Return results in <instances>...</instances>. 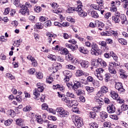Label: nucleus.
<instances>
[{"instance_id":"46","label":"nucleus","mask_w":128,"mask_h":128,"mask_svg":"<svg viewBox=\"0 0 128 128\" xmlns=\"http://www.w3.org/2000/svg\"><path fill=\"white\" fill-rule=\"evenodd\" d=\"M52 80H54V78L49 76L46 79V82H47V84H52Z\"/></svg>"},{"instance_id":"12","label":"nucleus","mask_w":128,"mask_h":128,"mask_svg":"<svg viewBox=\"0 0 128 128\" xmlns=\"http://www.w3.org/2000/svg\"><path fill=\"white\" fill-rule=\"evenodd\" d=\"M95 24L97 28H98L100 30H102V28H104V24L102 22L98 21L96 22Z\"/></svg>"},{"instance_id":"17","label":"nucleus","mask_w":128,"mask_h":128,"mask_svg":"<svg viewBox=\"0 0 128 128\" xmlns=\"http://www.w3.org/2000/svg\"><path fill=\"white\" fill-rule=\"evenodd\" d=\"M73 90L74 91V92H75V94H76L78 96H82V94H84V91L81 89H75Z\"/></svg>"},{"instance_id":"39","label":"nucleus","mask_w":128,"mask_h":128,"mask_svg":"<svg viewBox=\"0 0 128 128\" xmlns=\"http://www.w3.org/2000/svg\"><path fill=\"white\" fill-rule=\"evenodd\" d=\"M100 64L101 66H102V68H106V66L108 65L106 64V62L104 61V60H102V59L100 58Z\"/></svg>"},{"instance_id":"47","label":"nucleus","mask_w":128,"mask_h":128,"mask_svg":"<svg viewBox=\"0 0 128 128\" xmlns=\"http://www.w3.org/2000/svg\"><path fill=\"white\" fill-rule=\"evenodd\" d=\"M23 110L26 112H30V110H32V107H30V106H26L23 108Z\"/></svg>"},{"instance_id":"26","label":"nucleus","mask_w":128,"mask_h":128,"mask_svg":"<svg viewBox=\"0 0 128 128\" xmlns=\"http://www.w3.org/2000/svg\"><path fill=\"white\" fill-rule=\"evenodd\" d=\"M46 34L47 36H48L49 42L50 44V42H52V39L51 38H54V35L50 34V32H48Z\"/></svg>"},{"instance_id":"58","label":"nucleus","mask_w":128,"mask_h":128,"mask_svg":"<svg viewBox=\"0 0 128 128\" xmlns=\"http://www.w3.org/2000/svg\"><path fill=\"white\" fill-rule=\"evenodd\" d=\"M96 2L100 6H104V1L102 0H96Z\"/></svg>"},{"instance_id":"2","label":"nucleus","mask_w":128,"mask_h":128,"mask_svg":"<svg viewBox=\"0 0 128 128\" xmlns=\"http://www.w3.org/2000/svg\"><path fill=\"white\" fill-rule=\"evenodd\" d=\"M91 54L92 56H100V52H102V50L98 48V46L96 44L92 42V45Z\"/></svg>"},{"instance_id":"45","label":"nucleus","mask_w":128,"mask_h":128,"mask_svg":"<svg viewBox=\"0 0 128 128\" xmlns=\"http://www.w3.org/2000/svg\"><path fill=\"white\" fill-rule=\"evenodd\" d=\"M86 89L88 92H94V88L90 86H86Z\"/></svg>"},{"instance_id":"54","label":"nucleus","mask_w":128,"mask_h":128,"mask_svg":"<svg viewBox=\"0 0 128 128\" xmlns=\"http://www.w3.org/2000/svg\"><path fill=\"white\" fill-rule=\"evenodd\" d=\"M62 100L63 102H66V104H70V98H66V97L62 98Z\"/></svg>"},{"instance_id":"20","label":"nucleus","mask_w":128,"mask_h":128,"mask_svg":"<svg viewBox=\"0 0 128 128\" xmlns=\"http://www.w3.org/2000/svg\"><path fill=\"white\" fill-rule=\"evenodd\" d=\"M110 96H111L112 98L114 100L118 98V94H116L114 91H112L110 93Z\"/></svg>"},{"instance_id":"11","label":"nucleus","mask_w":128,"mask_h":128,"mask_svg":"<svg viewBox=\"0 0 128 128\" xmlns=\"http://www.w3.org/2000/svg\"><path fill=\"white\" fill-rule=\"evenodd\" d=\"M82 68H88L90 66V62L87 60H82L80 62Z\"/></svg>"},{"instance_id":"63","label":"nucleus","mask_w":128,"mask_h":128,"mask_svg":"<svg viewBox=\"0 0 128 128\" xmlns=\"http://www.w3.org/2000/svg\"><path fill=\"white\" fill-rule=\"evenodd\" d=\"M123 8L125 10H128V1L124 2V4H123Z\"/></svg>"},{"instance_id":"8","label":"nucleus","mask_w":128,"mask_h":128,"mask_svg":"<svg viewBox=\"0 0 128 128\" xmlns=\"http://www.w3.org/2000/svg\"><path fill=\"white\" fill-rule=\"evenodd\" d=\"M19 14H26L27 16H30V10L26 6L22 5L21 9L19 10Z\"/></svg>"},{"instance_id":"40","label":"nucleus","mask_w":128,"mask_h":128,"mask_svg":"<svg viewBox=\"0 0 128 128\" xmlns=\"http://www.w3.org/2000/svg\"><path fill=\"white\" fill-rule=\"evenodd\" d=\"M112 32L106 31L103 33V36H112Z\"/></svg>"},{"instance_id":"13","label":"nucleus","mask_w":128,"mask_h":128,"mask_svg":"<svg viewBox=\"0 0 128 128\" xmlns=\"http://www.w3.org/2000/svg\"><path fill=\"white\" fill-rule=\"evenodd\" d=\"M92 64L94 65V67L96 68H98V66L100 64V58H98V60H93L92 62Z\"/></svg>"},{"instance_id":"61","label":"nucleus","mask_w":128,"mask_h":128,"mask_svg":"<svg viewBox=\"0 0 128 128\" xmlns=\"http://www.w3.org/2000/svg\"><path fill=\"white\" fill-rule=\"evenodd\" d=\"M6 76H8L9 80H14V77L10 73L6 74Z\"/></svg>"},{"instance_id":"23","label":"nucleus","mask_w":128,"mask_h":128,"mask_svg":"<svg viewBox=\"0 0 128 128\" xmlns=\"http://www.w3.org/2000/svg\"><path fill=\"white\" fill-rule=\"evenodd\" d=\"M91 15L92 18H98V12H96V11H92L91 12Z\"/></svg>"},{"instance_id":"15","label":"nucleus","mask_w":128,"mask_h":128,"mask_svg":"<svg viewBox=\"0 0 128 128\" xmlns=\"http://www.w3.org/2000/svg\"><path fill=\"white\" fill-rule=\"evenodd\" d=\"M86 75V72L81 70H78L76 72V76L77 78H80L82 76Z\"/></svg>"},{"instance_id":"27","label":"nucleus","mask_w":128,"mask_h":128,"mask_svg":"<svg viewBox=\"0 0 128 128\" xmlns=\"http://www.w3.org/2000/svg\"><path fill=\"white\" fill-rule=\"evenodd\" d=\"M118 42H120V44H124V46L126 45L127 44L126 40L122 38H119L118 40Z\"/></svg>"},{"instance_id":"60","label":"nucleus","mask_w":128,"mask_h":128,"mask_svg":"<svg viewBox=\"0 0 128 128\" xmlns=\"http://www.w3.org/2000/svg\"><path fill=\"white\" fill-rule=\"evenodd\" d=\"M109 66H112L113 68H114V66H118L119 65L115 62H113L112 63H110Z\"/></svg>"},{"instance_id":"18","label":"nucleus","mask_w":128,"mask_h":128,"mask_svg":"<svg viewBox=\"0 0 128 128\" xmlns=\"http://www.w3.org/2000/svg\"><path fill=\"white\" fill-rule=\"evenodd\" d=\"M100 117L102 120H106L108 118V113L104 112H100Z\"/></svg>"},{"instance_id":"14","label":"nucleus","mask_w":128,"mask_h":128,"mask_svg":"<svg viewBox=\"0 0 128 128\" xmlns=\"http://www.w3.org/2000/svg\"><path fill=\"white\" fill-rule=\"evenodd\" d=\"M82 87V84H80V82L78 80H74V84L72 86V90H76L78 88Z\"/></svg>"},{"instance_id":"16","label":"nucleus","mask_w":128,"mask_h":128,"mask_svg":"<svg viewBox=\"0 0 128 128\" xmlns=\"http://www.w3.org/2000/svg\"><path fill=\"white\" fill-rule=\"evenodd\" d=\"M37 87H38V88L36 89V90L38 91V92H44V86H42V84L38 83Z\"/></svg>"},{"instance_id":"62","label":"nucleus","mask_w":128,"mask_h":128,"mask_svg":"<svg viewBox=\"0 0 128 128\" xmlns=\"http://www.w3.org/2000/svg\"><path fill=\"white\" fill-rule=\"evenodd\" d=\"M34 12H40L42 10V8L40 6H37L34 9Z\"/></svg>"},{"instance_id":"38","label":"nucleus","mask_w":128,"mask_h":128,"mask_svg":"<svg viewBox=\"0 0 128 128\" xmlns=\"http://www.w3.org/2000/svg\"><path fill=\"white\" fill-rule=\"evenodd\" d=\"M44 26L45 28H48V26H52V22L50 20H48L44 22Z\"/></svg>"},{"instance_id":"4","label":"nucleus","mask_w":128,"mask_h":128,"mask_svg":"<svg viewBox=\"0 0 128 128\" xmlns=\"http://www.w3.org/2000/svg\"><path fill=\"white\" fill-rule=\"evenodd\" d=\"M94 100L95 102H98L99 104H103L104 102L105 104H110V100L108 98H102L100 97H96L95 96L94 98Z\"/></svg>"},{"instance_id":"64","label":"nucleus","mask_w":128,"mask_h":128,"mask_svg":"<svg viewBox=\"0 0 128 128\" xmlns=\"http://www.w3.org/2000/svg\"><path fill=\"white\" fill-rule=\"evenodd\" d=\"M50 6L52 8H57L58 6V4L54 2L50 3Z\"/></svg>"},{"instance_id":"43","label":"nucleus","mask_w":128,"mask_h":128,"mask_svg":"<svg viewBox=\"0 0 128 128\" xmlns=\"http://www.w3.org/2000/svg\"><path fill=\"white\" fill-rule=\"evenodd\" d=\"M48 58H50L52 60L56 62V56L52 54H50L48 56Z\"/></svg>"},{"instance_id":"57","label":"nucleus","mask_w":128,"mask_h":128,"mask_svg":"<svg viewBox=\"0 0 128 128\" xmlns=\"http://www.w3.org/2000/svg\"><path fill=\"white\" fill-rule=\"evenodd\" d=\"M100 46H102L106 47V42L104 41H100L98 42Z\"/></svg>"},{"instance_id":"41","label":"nucleus","mask_w":128,"mask_h":128,"mask_svg":"<svg viewBox=\"0 0 128 128\" xmlns=\"http://www.w3.org/2000/svg\"><path fill=\"white\" fill-rule=\"evenodd\" d=\"M100 108L102 106H100L98 107H94L93 108V110L94 112H100Z\"/></svg>"},{"instance_id":"5","label":"nucleus","mask_w":128,"mask_h":128,"mask_svg":"<svg viewBox=\"0 0 128 128\" xmlns=\"http://www.w3.org/2000/svg\"><path fill=\"white\" fill-rule=\"evenodd\" d=\"M82 4H80L78 6L77 12L80 18H86L88 16V13L82 10Z\"/></svg>"},{"instance_id":"29","label":"nucleus","mask_w":128,"mask_h":128,"mask_svg":"<svg viewBox=\"0 0 128 128\" xmlns=\"http://www.w3.org/2000/svg\"><path fill=\"white\" fill-rule=\"evenodd\" d=\"M12 2H14V4L16 6L17 8L20 6V0H11Z\"/></svg>"},{"instance_id":"59","label":"nucleus","mask_w":128,"mask_h":128,"mask_svg":"<svg viewBox=\"0 0 128 128\" xmlns=\"http://www.w3.org/2000/svg\"><path fill=\"white\" fill-rule=\"evenodd\" d=\"M48 119H49L50 120H56V118L52 116H48Z\"/></svg>"},{"instance_id":"31","label":"nucleus","mask_w":128,"mask_h":128,"mask_svg":"<svg viewBox=\"0 0 128 128\" xmlns=\"http://www.w3.org/2000/svg\"><path fill=\"white\" fill-rule=\"evenodd\" d=\"M122 88V84L120 82H117L115 84V88L118 90L119 89Z\"/></svg>"},{"instance_id":"50","label":"nucleus","mask_w":128,"mask_h":128,"mask_svg":"<svg viewBox=\"0 0 128 128\" xmlns=\"http://www.w3.org/2000/svg\"><path fill=\"white\" fill-rule=\"evenodd\" d=\"M48 18L44 16H41L40 17V21L42 22H46V20H47Z\"/></svg>"},{"instance_id":"22","label":"nucleus","mask_w":128,"mask_h":128,"mask_svg":"<svg viewBox=\"0 0 128 128\" xmlns=\"http://www.w3.org/2000/svg\"><path fill=\"white\" fill-rule=\"evenodd\" d=\"M110 73H106L104 74V80L106 82H110Z\"/></svg>"},{"instance_id":"42","label":"nucleus","mask_w":128,"mask_h":128,"mask_svg":"<svg viewBox=\"0 0 128 128\" xmlns=\"http://www.w3.org/2000/svg\"><path fill=\"white\" fill-rule=\"evenodd\" d=\"M96 72H97V74H102V72H104V70L102 68H99L96 70Z\"/></svg>"},{"instance_id":"28","label":"nucleus","mask_w":128,"mask_h":128,"mask_svg":"<svg viewBox=\"0 0 128 128\" xmlns=\"http://www.w3.org/2000/svg\"><path fill=\"white\" fill-rule=\"evenodd\" d=\"M66 68H68V70H74L76 68V67L69 64L68 65H66Z\"/></svg>"},{"instance_id":"30","label":"nucleus","mask_w":128,"mask_h":128,"mask_svg":"<svg viewBox=\"0 0 128 128\" xmlns=\"http://www.w3.org/2000/svg\"><path fill=\"white\" fill-rule=\"evenodd\" d=\"M90 128H98V124L96 122H92L89 124Z\"/></svg>"},{"instance_id":"36","label":"nucleus","mask_w":128,"mask_h":128,"mask_svg":"<svg viewBox=\"0 0 128 128\" xmlns=\"http://www.w3.org/2000/svg\"><path fill=\"white\" fill-rule=\"evenodd\" d=\"M66 96L69 98H76V95L72 92H67Z\"/></svg>"},{"instance_id":"56","label":"nucleus","mask_w":128,"mask_h":128,"mask_svg":"<svg viewBox=\"0 0 128 128\" xmlns=\"http://www.w3.org/2000/svg\"><path fill=\"white\" fill-rule=\"evenodd\" d=\"M78 50L82 54H85L86 52V49H84V47H80L78 48Z\"/></svg>"},{"instance_id":"37","label":"nucleus","mask_w":128,"mask_h":128,"mask_svg":"<svg viewBox=\"0 0 128 128\" xmlns=\"http://www.w3.org/2000/svg\"><path fill=\"white\" fill-rule=\"evenodd\" d=\"M121 110L122 112H124L128 110V106L126 104H124L121 106Z\"/></svg>"},{"instance_id":"55","label":"nucleus","mask_w":128,"mask_h":128,"mask_svg":"<svg viewBox=\"0 0 128 128\" xmlns=\"http://www.w3.org/2000/svg\"><path fill=\"white\" fill-rule=\"evenodd\" d=\"M22 96H18L16 97V100L17 102H22Z\"/></svg>"},{"instance_id":"1","label":"nucleus","mask_w":128,"mask_h":128,"mask_svg":"<svg viewBox=\"0 0 128 128\" xmlns=\"http://www.w3.org/2000/svg\"><path fill=\"white\" fill-rule=\"evenodd\" d=\"M122 20V24H128V20H126V16L124 14H121L118 12H115L114 16H112V20L115 24H118Z\"/></svg>"},{"instance_id":"21","label":"nucleus","mask_w":128,"mask_h":128,"mask_svg":"<svg viewBox=\"0 0 128 128\" xmlns=\"http://www.w3.org/2000/svg\"><path fill=\"white\" fill-rule=\"evenodd\" d=\"M108 70L110 74H116V69H114L112 66H110L108 67Z\"/></svg>"},{"instance_id":"51","label":"nucleus","mask_w":128,"mask_h":128,"mask_svg":"<svg viewBox=\"0 0 128 128\" xmlns=\"http://www.w3.org/2000/svg\"><path fill=\"white\" fill-rule=\"evenodd\" d=\"M28 72L30 74H34L36 72V70L34 68H32L28 70Z\"/></svg>"},{"instance_id":"35","label":"nucleus","mask_w":128,"mask_h":128,"mask_svg":"<svg viewBox=\"0 0 128 128\" xmlns=\"http://www.w3.org/2000/svg\"><path fill=\"white\" fill-rule=\"evenodd\" d=\"M89 116L90 118H95L96 116V112H91L90 113Z\"/></svg>"},{"instance_id":"3","label":"nucleus","mask_w":128,"mask_h":128,"mask_svg":"<svg viewBox=\"0 0 128 128\" xmlns=\"http://www.w3.org/2000/svg\"><path fill=\"white\" fill-rule=\"evenodd\" d=\"M73 122L77 128H82L84 126V122H82V118L78 116H75L73 119Z\"/></svg>"},{"instance_id":"24","label":"nucleus","mask_w":128,"mask_h":128,"mask_svg":"<svg viewBox=\"0 0 128 128\" xmlns=\"http://www.w3.org/2000/svg\"><path fill=\"white\" fill-rule=\"evenodd\" d=\"M36 26L38 30H42L44 28V25L41 22L36 23Z\"/></svg>"},{"instance_id":"32","label":"nucleus","mask_w":128,"mask_h":128,"mask_svg":"<svg viewBox=\"0 0 128 128\" xmlns=\"http://www.w3.org/2000/svg\"><path fill=\"white\" fill-rule=\"evenodd\" d=\"M87 82H92V84H94V79L91 76H88L87 78Z\"/></svg>"},{"instance_id":"49","label":"nucleus","mask_w":128,"mask_h":128,"mask_svg":"<svg viewBox=\"0 0 128 128\" xmlns=\"http://www.w3.org/2000/svg\"><path fill=\"white\" fill-rule=\"evenodd\" d=\"M110 126H112V124H110V122H104V128H110Z\"/></svg>"},{"instance_id":"25","label":"nucleus","mask_w":128,"mask_h":128,"mask_svg":"<svg viewBox=\"0 0 128 128\" xmlns=\"http://www.w3.org/2000/svg\"><path fill=\"white\" fill-rule=\"evenodd\" d=\"M67 48H70V50H72L74 52V50H76V48H78V46H76V44H69Z\"/></svg>"},{"instance_id":"53","label":"nucleus","mask_w":128,"mask_h":128,"mask_svg":"<svg viewBox=\"0 0 128 128\" xmlns=\"http://www.w3.org/2000/svg\"><path fill=\"white\" fill-rule=\"evenodd\" d=\"M110 10L112 12H116V10H118V9L116 8V6L114 4L112 5V8H110Z\"/></svg>"},{"instance_id":"44","label":"nucleus","mask_w":128,"mask_h":128,"mask_svg":"<svg viewBox=\"0 0 128 128\" xmlns=\"http://www.w3.org/2000/svg\"><path fill=\"white\" fill-rule=\"evenodd\" d=\"M40 92H38V91L36 90V88L35 89V91L34 92V94L35 96L34 97V98H38V96H40Z\"/></svg>"},{"instance_id":"34","label":"nucleus","mask_w":128,"mask_h":128,"mask_svg":"<svg viewBox=\"0 0 128 128\" xmlns=\"http://www.w3.org/2000/svg\"><path fill=\"white\" fill-rule=\"evenodd\" d=\"M16 124L20 126H24V122H22V120L20 118L16 120Z\"/></svg>"},{"instance_id":"9","label":"nucleus","mask_w":128,"mask_h":128,"mask_svg":"<svg viewBox=\"0 0 128 128\" xmlns=\"http://www.w3.org/2000/svg\"><path fill=\"white\" fill-rule=\"evenodd\" d=\"M63 74L66 78L65 79L66 82H68V80H70V78L72 76V73L68 70H66L63 72Z\"/></svg>"},{"instance_id":"10","label":"nucleus","mask_w":128,"mask_h":128,"mask_svg":"<svg viewBox=\"0 0 128 128\" xmlns=\"http://www.w3.org/2000/svg\"><path fill=\"white\" fill-rule=\"evenodd\" d=\"M106 108L109 114H114L116 112V106L114 104L108 105Z\"/></svg>"},{"instance_id":"33","label":"nucleus","mask_w":128,"mask_h":128,"mask_svg":"<svg viewBox=\"0 0 128 128\" xmlns=\"http://www.w3.org/2000/svg\"><path fill=\"white\" fill-rule=\"evenodd\" d=\"M68 104H69V106H71L72 108L76 106H78V104H76V100H70V102Z\"/></svg>"},{"instance_id":"48","label":"nucleus","mask_w":128,"mask_h":128,"mask_svg":"<svg viewBox=\"0 0 128 128\" xmlns=\"http://www.w3.org/2000/svg\"><path fill=\"white\" fill-rule=\"evenodd\" d=\"M42 110H48V106L46 104H43L42 105Z\"/></svg>"},{"instance_id":"19","label":"nucleus","mask_w":128,"mask_h":128,"mask_svg":"<svg viewBox=\"0 0 128 128\" xmlns=\"http://www.w3.org/2000/svg\"><path fill=\"white\" fill-rule=\"evenodd\" d=\"M78 10V6L77 7H71L68 9V12L69 14H72L74 12H76Z\"/></svg>"},{"instance_id":"6","label":"nucleus","mask_w":128,"mask_h":128,"mask_svg":"<svg viewBox=\"0 0 128 128\" xmlns=\"http://www.w3.org/2000/svg\"><path fill=\"white\" fill-rule=\"evenodd\" d=\"M56 112H59V114H61V116H62L64 118H68L70 114L68 112L62 108H56Z\"/></svg>"},{"instance_id":"52","label":"nucleus","mask_w":128,"mask_h":128,"mask_svg":"<svg viewBox=\"0 0 128 128\" xmlns=\"http://www.w3.org/2000/svg\"><path fill=\"white\" fill-rule=\"evenodd\" d=\"M36 76L37 78H42L43 76H42V72H38V73H36Z\"/></svg>"},{"instance_id":"7","label":"nucleus","mask_w":128,"mask_h":128,"mask_svg":"<svg viewBox=\"0 0 128 128\" xmlns=\"http://www.w3.org/2000/svg\"><path fill=\"white\" fill-rule=\"evenodd\" d=\"M108 92V88L106 86H102L101 88L100 91H99L96 94L98 98H100L104 96V94H106Z\"/></svg>"}]
</instances>
